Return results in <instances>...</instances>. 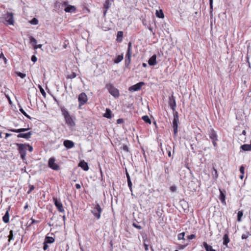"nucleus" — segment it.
Returning a JSON list of instances; mask_svg holds the SVG:
<instances>
[{
  "label": "nucleus",
  "mask_w": 251,
  "mask_h": 251,
  "mask_svg": "<svg viewBox=\"0 0 251 251\" xmlns=\"http://www.w3.org/2000/svg\"><path fill=\"white\" fill-rule=\"evenodd\" d=\"M127 181L128 186L129 187L130 191L132 192V182H131V179H128V180H127Z\"/></svg>",
  "instance_id": "nucleus-42"
},
{
  "label": "nucleus",
  "mask_w": 251,
  "mask_h": 251,
  "mask_svg": "<svg viewBox=\"0 0 251 251\" xmlns=\"http://www.w3.org/2000/svg\"><path fill=\"white\" fill-rule=\"evenodd\" d=\"M27 145V149L28 148V151H30V152H31L32 151H33V148L32 146H31L30 145H29V144H26Z\"/></svg>",
  "instance_id": "nucleus-51"
},
{
  "label": "nucleus",
  "mask_w": 251,
  "mask_h": 251,
  "mask_svg": "<svg viewBox=\"0 0 251 251\" xmlns=\"http://www.w3.org/2000/svg\"><path fill=\"white\" fill-rule=\"evenodd\" d=\"M76 8L75 6L68 5L65 7L64 10L66 12H74L75 11Z\"/></svg>",
  "instance_id": "nucleus-18"
},
{
  "label": "nucleus",
  "mask_w": 251,
  "mask_h": 251,
  "mask_svg": "<svg viewBox=\"0 0 251 251\" xmlns=\"http://www.w3.org/2000/svg\"><path fill=\"white\" fill-rule=\"evenodd\" d=\"M124 119H118L117 120V123L118 124H122L123 123H124Z\"/></svg>",
  "instance_id": "nucleus-53"
},
{
  "label": "nucleus",
  "mask_w": 251,
  "mask_h": 251,
  "mask_svg": "<svg viewBox=\"0 0 251 251\" xmlns=\"http://www.w3.org/2000/svg\"><path fill=\"white\" fill-rule=\"evenodd\" d=\"M29 129V128H22L19 129H11L9 130L13 132H16V133H21L23 132L26 131Z\"/></svg>",
  "instance_id": "nucleus-21"
},
{
  "label": "nucleus",
  "mask_w": 251,
  "mask_h": 251,
  "mask_svg": "<svg viewBox=\"0 0 251 251\" xmlns=\"http://www.w3.org/2000/svg\"><path fill=\"white\" fill-rule=\"evenodd\" d=\"M179 123L178 114L177 111L174 112V119L173 121V127L174 129V135L176 136L178 132V124Z\"/></svg>",
  "instance_id": "nucleus-5"
},
{
  "label": "nucleus",
  "mask_w": 251,
  "mask_h": 251,
  "mask_svg": "<svg viewBox=\"0 0 251 251\" xmlns=\"http://www.w3.org/2000/svg\"><path fill=\"white\" fill-rule=\"evenodd\" d=\"M8 242H10L11 240H14V235H13V231L12 230H10L9 231V234L8 236Z\"/></svg>",
  "instance_id": "nucleus-32"
},
{
  "label": "nucleus",
  "mask_w": 251,
  "mask_h": 251,
  "mask_svg": "<svg viewBox=\"0 0 251 251\" xmlns=\"http://www.w3.org/2000/svg\"><path fill=\"white\" fill-rule=\"evenodd\" d=\"M169 105L171 107L172 110L175 112L176 107V102L175 97L172 95L169 98Z\"/></svg>",
  "instance_id": "nucleus-12"
},
{
  "label": "nucleus",
  "mask_w": 251,
  "mask_h": 251,
  "mask_svg": "<svg viewBox=\"0 0 251 251\" xmlns=\"http://www.w3.org/2000/svg\"><path fill=\"white\" fill-rule=\"evenodd\" d=\"M105 87L109 93L115 98H119L120 96L119 90L111 83L106 84Z\"/></svg>",
  "instance_id": "nucleus-4"
},
{
  "label": "nucleus",
  "mask_w": 251,
  "mask_h": 251,
  "mask_svg": "<svg viewBox=\"0 0 251 251\" xmlns=\"http://www.w3.org/2000/svg\"><path fill=\"white\" fill-rule=\"evenodd\" d=\"M132 44L130 42L128 44V48L125 58V65L128 67L131 62V56L132 54Z\"/></svg>",
  "instance_id": "nucleus-7"
},
{
  "label": "nucleus",
  "mask_w": 251,
  "mask_h": 251,
  "mask_svg": "<svg viewBox=\"0 0 251 251\" xmlns=\"http://www.w3.org/2000/svg\"><path fill=\"white\" fill-rule=\"evenodd\" d=\"M61 111L62 112V114L64 117L66 124H67L70 127H73V126H75V123L73 121L69 112L65 109H62L61 110Z\"/></svg>",
  "instance_id": "nucleus-3"
},
{
  "label": "nucleus",
  "mask_w": 251,
  "mask_h": 251,
  "mask_svg": "<svg viewBox=\"0 0 251 251\" xmlns=\"http://www.w3.org/2000/svg\"><path fill=\"white\" fill-rule=\"evenodd\" d=\"M19 110L25 116L29 119H31L30 116H29L22 108H20Z\"/></svg>",
  "instance_id": "nucleus-35"
},
{
  "label": "nucleus",
  "mask_w": 251,
  "mask_h": 251,
  "mask_svg": "<svg viewBox=\"0 0 251 251\" xmlns=\"http://www.w3.org/2000/svg\"><path fill=\"white\" fill-rule=\"evenodd\" d=\"M209 136L211 140H218V136L216 132L213 128H211L209 130Z\"/></svg>",
  "instance_id": "nucleus-13"
},
{
  "label": "nucleus",
  "mask_w": 251,
  "mask_h": 251,
  "mask_svg": "<svg viewBox=\"0 0 251 251\" xmlns=\"http://www.w3.org/2000/svg\"><path fill=\"white\" fill-rule=\"evenodd\" d=\"M171 150L172 148L170 146H167L166 148V151L169 157H171Z\"/></svg>",
  "instance_id": "nucleus-34"
},
{
  "label": "nucleus",
  "mask_w": 251,
  "mask_h": 251,
  "mask_svg": "<svg viewBox=\"0 0 251 251\" xmlns=\"http://www.w3.org/2000/svg\"><path fill=\"white\" fill-rule=\"evenodd\" d=\"M230 239L227 233L225 234L223 237V245L227 247V244L229 242Z\"/></svg>",
  "instance_id": "nucleus-22"
},
{
  "label": "nucleus",
  "mask_w": 251,
  "mask_h": 251,
  "mask_svg": "<svg viewBox=\"0 0 251 251\" xmlns=\"http://www.w3.org/2000/svg\"><path fill=\"white\" fill-rule=\"evenodd\" d=\"M132 226H133L134 227H135V228H137V229H142V228H143V227H142V226H141L139 225H138V223H133L132 224Z\"/></svg>",
  "instance_id": "nucleus-40"
},
{
  "label": "nucleus",
  "mask_w": 251,
  "mask_h": 251,
  "mask_svg": "<svg viewBox=\"0 0 251 251\" xmlns=\"http://www.w3.org/2000/svg\"><path fill=\"white\" fill-rule=\"evenodd\" d=\"M78 100L79 101V107L80 108V106L82 105L87 102L88 100L87 96L85 93H81L79 95Z\"/></svg>",
  "instance_id": "nucleus-9"
},
{
  "label": "nucleus",
  "mask_w": 251,
  "mask_h": 251,
  "mask_svg": "<svg viewBox=\"0 0 251 251\" xmlns=\"http://www.w3.org/2000/svg\"><path fill=\"white\" fill-rule=\"evenodd\" d=\"M55 161L54 157H50L48 161V166L53 170L58 171L60 169V167L57 164L55 163Z\"/></svg>",
  "instance_id": "nucleus-8"
},
{
  "label": "nucleus",
  "mask_w": 251,
  "mask_h": 251,
  "mask_svg": "<svg viewBox=\"0 0 251 251\" xmlns=\"http://www.w3.org/2000/svg\"><path fill=\"white\" fill-rule=\"evenodd\" d=\"M32 133V132H28L25 133H19L18 135H17L18 138H23L26 139H28L31 137Z\"/></svg>",
  "instance_id": "nucleus-14"
},
{
  "label": "nucleus",
  "mask_w": 251,
  "mask_h": 251,
  "mask_svg": "<svg viewBox=\"0 0 251 251\" xmlns=\"http://www.w3.org/2000/svg\"><path fill=\"white\" fill-rule=\"evenodd\" d=\"M249 233H248L247 234H244L242 235V239H246L249 237Z\"/></svg>",
  "instance_id": "nucleus-49"
},
{
  "label": "nucleus",
  "mask_w": 251,
  "mask_h": 251,
  "mask_svg": "<svg viewBox=\"0 0 251 251\" xmlns=\"http://www.w3.org/2000/svg\"><path fill=\"white\" fill-rule=\"evenodd\" d=\"M213 0H209V6L210 9V12H212L213 10Z\"/></svg>",
  "instance_id": "nucleus-45"
},
{
  "label": "nucleus",
  "mask_w": 251,
  "mask_h": 251,
  "mask_svg": "<svg viewBox=\"0 0 251 251\" xmlns=\"http://www.w3.org/2000/svg\"><path fill=\"white\" fill-rule=\"evenodd\" d=\"M16 145L18 148V149L20 154L21 158L23 160H25L26 155V151L27 150L26 144L17 143Z\"/></svg>",
  "instance_id": "nucleus-6"
},
{
  "label": "nucleus",
  "mask_w": 251,
  "mask_h": 251,
  "mask_svg": "<svg viewBox=\"0 0 251 251\" xmlns=\"http://www.w3.org/2000/svg\"><path fill=\"white\" fill-rule=\"evenodd\" d=\"M44 242L48 244H51L54 242V239L52 237L46 236L45 237Z\"/></svg>",
  "instance_id": "nucleus-27"
},
{
  "label": "nucleus",
  "mask_w": 251,
  "mask_h": 251,
  "mask_svg": "<svg viewBox=\"0 0 251 251\" xmlns=\"http://www.w3.org/2000/svg\"><path fill=\"white\" fill-rule=\"evenodd\" d=\"M2 22L6 25H14L15 21L13 13L6 11L0 18Z\"/></svg>",
  "instance_id": "nucleus-1"
},
{
  "label": "nucleus",
  "mask_w": 251,
  "mask_h": 251,
  "mask_svg": "<svg viewBox=\"0 0 251 251\" xmlns=\"http://www.w3.org/2000/svg\"><path fill=\"white\" fill-rule=\"evenodd\" d=\"M37 57H36V56L33 55L31 56V60L33 62H35L37 61Z\"/></svg>",
  "instance_id": "nucleus-52"
},
{
  "label": "nucleus",
  "mask_w": 251,
  "mask_h": 251,
  "mask_svg": "<svg viewBox=\"0 0 251 251\" xmlns=\"http://www.w3.org/2000/svg\"><path fill=\"white\" fill-rule=\"evenodd\" d=\"M16 73L18 76H20L22 78H24L26 76V75L25 74L21 73L20 72H17Z\"/></svg>",
  "instance_id": "nucleus-38"
},
{
  "label": "nucleus",
  "mask_w": 251,
  "mask_h": 251,
  "mask_svg": "<svg viewBox=\"0 0 251 251\" xmlns=\"http://www.w3.org/2000/svg\"><path fill=\"white\" fill-rule=\"evenodd\" d=\"M123 32L119 31L117 32L116 40L118 42H121L123 40Z\"/></svg>",
  "instance_id": "nucleus-23"
},
{
  "label": "nucleus",
  "mask_w": 251,
  "mask_h": 251,
  "mask_svg": "<svg viewBox=\"0 0 251 251\" xmlns=\"http://www.w3.org/2000/svg\"><path fill=\"white\" fill-rule=\"evenodd\" d=\"M2 56L3 57V59H4V61H5V62H6V58L4 56V55H3V54L2 53H1V54L0 55V58L1 57H2Z\"/></svg>",
  "instance_id": "nucleus-64"
},
{
  "label": "nucleus",
  "mask_w": 251,
  "mask_h": 251,
  "mask_svg": "<svg viewBox=\"0 0 251 251\" xmlns=\"http://www.w3.org/2000/svg\"><path fill=\"white\" fill-rule=\"evenodd\" d=\"M76 77V74L75 73H72V74L69 75L68 77L69 78H74Z\"/></svg>",
  "instance_id": "nucleus-48"
},
{
  "label": "nucleus",
  "mask_w": 251,
  "mask_h": 251,
  "mask_svg": "<svg viewBox=\"0 0 251 251\" xmlns=\"http://www.w3.org/2000/svg\"><path fill=\"white\" fill-rule=\"evenodd\" d=\"M185 236V232H182L178 234L177 238L178 240L184 239V237Z\"/></svg>",
  "instance_id": "nucleus-39"
},
{
  "label": "nucleus",
  "mask_w": 251,
  "mask_h": 251,
  "mask_svg": "<svg viewBox=\"0 0 251 251\" xmlns=\"http://www.w3.org/2000/svg\"><path fill=\"white\" fill-rule=\"evenodd\" d=\"M142 120L146 123L151 124V120L149 117L147 115L143 116L142 118Z\"/></svg>",
  "instance_id": "nucleus-31"
},
{
  "label": "nucleus",
  "mask_w": 251,
  "mask_h": 251,
  "mask_svg": "<svg viewBox=\"0 0 251 251\" xmlns=\"http://www.w3.org/2000/svg\"><path fill=\"white\" fill-rule=\"evenodd\" d=\"M75 188L77 189H79L80 188H81V186L79 184H76L75 185Z\"/></svg>",
  "instance_id": "nucleus-59"
},
{
  "label": "nucleus",
  "mask_w": 251,
  "mask_h": 251,
  "mask_svg": "<svg viewBox=\"0 0 251 251\" xmlns=\"http://www.w3.org/2000/svg\"><path fill=\"white\" fill-rule=\"evenodd\" d=\"M241 149L244 151H251V140L250 144H244L241 146Z\"/></svg>",
  "instance_id": "nucleus-19"
},
{
  "label": "nucleus",
  "mask_w": 251,
  "mask_h": 251,
  "mask_svg": "<svg viewBox=\"0 0 251 251\" xmlns=\"http://www.w3.org/2000/svg\"><path fill=\"white\" fill-rule=\"evenodd\" d=\"M39 88L40 89V91L41 93L42 94V95H43V96H44V97H46V93L45 90H44V89L41 86H39Z\"/></svg>",
  "instance_id": "nucleus-41"
},
{
  "label": "nucleus",
  "mask_w": 251,
  "mask_h": 251,
  "mask_svg": "<svg viewBox=\"0 0 251 251\" xmlns=\"http://www.w3.org/2000/svg\"><path fill=\"white\" fill-rule=\"evenodd\" d=\"M2 220L5 223H8L9 221V215L8 210H7L2 217Z\"/></svg>",
  "instance_id": "nucleus-24"
},
{
  "label": "nucleus",
  "mask_w": 251,
  "mask_h": 251,
  "mask_svg": "<svg viewBox=\"0 0 251 251\" xmlns=\"http://www.w3.org/2000/svg\"><path fill=\"white\" fill-rule=\"evenodd\" d=\"M64 146L67 149H71L74 147L75 144L74 143L68 140H66L63 142Z\"/></svg>",
  "instance_id": "nucleus-15"
},
{
  "label": "nucleus",
  "mask_w": 251,
  "mask_h": 251,
  "mask_svg": "<svg viewBox=\"0 0 251 251\" xmlns=\"http://www.w3.org/2000/svg\"><path fill=\"white\" fill-rule=\"evenodd\" d=\"M217 141V140H212V144H213V146H214V147H217V144L216 143Z\"/></svg>",
  "instance_id": "nucleus-57"
},
{
  "label": "nucleus",
  "mask_w": 251,
  "mask_h": 251,
  "mask_svg": "<svg viewBox=\"0 0 251 251\" xmlns=\"http://www.w3.org/2000/svg\"><path fill=\"white\" fill-rule=\"evenodd\" d=\"M220 200H221V202L222 203H225V199H226V196L224 194V193L220 189Z\"/></svg>",
  "instance_id": "nucleus-28"
},
{
  "label": "nucleus",
  "mask_w": 251,
  "mask_h": 251,
  "mask_svg": "<svg viewBox=\"0 0 251 251\" xmlns=\"http://www.w3.org/2000/svg\"><path fill=\"white\" fill-rule=\"evenodd\" d=\"M123 150H124L125 151H127V152L129 151L128 148V147H127V146H126V145H124V146H123Z\"/></svg>",
  "instance_id": "nucleus-55"
},
{
  "label": "nucleus",
  "mask_w": 251,
  "mask_h": 251,
  "mask_svg": "<svg viewBox=\"0 0 251 251\" xmlns=\"http://www.w3.org/2000/svg\"><path fill=\"white\" fill-rule=\"evenodd\" d=\"M53 201L58 211L61 213L64 212V209L61 201L58 200L57 198H53Z\"/></svg>",
  "instance_id": "nucleus-10"
},
{
  "label": "nucleus",
  "mask_w": 251,
  "mask_h": 251,
  "mask_svg": "<svg viewBox=\"0 0 251 251\" xmlns=\"http://www.w3.org/2000/svg\"><path fill=\"white\" fill-rule=\"evenodd\" d=\"M214 169V171L215 172V176L216 177H218V173H217V170L215 169V168H213Z\"/></svg>",
  "instance_id": "nucleus-60"
},
{
  "label": "nucleus",
  "mask_w": 251,
  "mask_h": 251,
  "mask_svg": "<svg viewBox=\"0 0 251 251\" xmlns=\"http://www.w3.org/2000/svg\"><path fill=\"white\" fill-rule=\"evenodd\" d=\"M68 1H64L63 3L62 6H68Z\"/></svg>",
  "instance_id": "nucleus-62"
},
{
  "label": "nucleus",
  "mask_w": 251,
  "mask_h": 251,
  "mask_svg": "<svg viewBox=\"0 0 251 251\" xmlns=\"http://www.w3.org/2000/svg\"><path fill=\"white\" fill-rule=\"evenodd\" d=\"M111 4L109 2V1L108 0H106L104 3L103 8H104L105 10L103 11V14L105 15L107 9H109V8Z\"/></svg>",
  "instance_id": "nucleus-25"
},
{
  "label": "nucleus",
  "mask_w": 251,
  "mask_h": 251,
  "mask_svg": "<svg viewBox=\"0 0 251 251\" xmlns=\"http://www.w3.org/2000/svg\"><path fill=\"white\" fill-rule=\"evenodd\" d=\"M165 173L166 174H169V171L168 167H165Z\"/></svg>",
  "instance_id": "nucleus-61"
},
{
  "label": "nucleus",
  "mask_w": 251,
  "mask_h": 251,
  "mask_svg": "<svg viewBox=\"0 0 251 251\" xmlns=\"http://www.w3.org/2000/svg\"><path fill=\"white\" fill-rule=\"evenodd\" d=\"M203 246L205 248L206 251H216L215 250L213 249L212 247L209 245H208L206 242H204L203 243Z\"/></svg>",
  "instance_id": "nucleus-20"
},
{
  "label": "nucleus",
  "mask_w": 251,
  "mask_h": 251,
  "mask_svg": "<svg viewBox=\"0 0 251 251\" xmlns=\"http://www.w3.org/2000/svg\"><path fill=\"white\" fill-rule=\"evenodd\" d=\"M243 212L242 211H240L238 212V214H237V221L238 222H240L241 221V219L242 218V217L243 216Z\"/></svg>",
  "instance_id": "nucleus-36"
},
{
  "label": "nucleus",
  "mask_w": 251,
  "mask_h": 251,
  "mask_svg": "<svg viewBox=\"0 0 251 251\" xmlns=\"http://www.w3.org/2000/svg\"><path fill=\"white\" fill-rule=\"evenodd\" d=\"M91 213L93 214L94 216L99 220L100 218L101 213L102 211V209L98 203L96 202L92 204Z\"/></svg>",
  "instance_id": "nucleus-2"
},
{
  "label": "nucleus",
  "mask_w": 251,
  "mask_h": 251,
  "mask_svg": "<svg viewBox=\"0 0 251 251\" xmlns=\"http://www.w3.org/2000/svg\"><path fill=\"white\" fill-rule=\"evenodd\" d=\"M78 166L81 167L84 171H87L89 170L88 163L84 160L81 161L79 162Z\"/></svg>",
  "instance_id": "nucleus-17"
},
{
  "label": "nucleus",
  "mask_w": 251,
  "mask_h": 251,
  "mask_svg": "<svg viewBox=\"0 0 251 251\" xmlns=\"http://www.w3.org/2000/svg\"><path fill=\"white\" fill-rule=\"evenodd\" d=\"M126 176L127 177V180H128V179H130V176L127 172L126 173Z\"/></svg>",
  "instance_id": "nucleus-63"
},
{
  "label": "nucleus",
  "mask_w": 251,
  "mask_h": 251,
  "mask_svg": "<svg viewBox=\"0 0 251 251\" xmlns=\"http://www.w3.org/2000/svg\"><path fill=\"white\" fill-rule=\"evenodd\" d=\"M144 247H145V250L146 251H148L149 250V249H148V245L144 243Z\"/></svg>",
  "instance_id": "nucleus-58"
},
{
  "label": "nucleus",
  "mask_w": 251,
  "mask_h": 251,
  "mask_svg": "<svg viewBox=\"0 0 251 251\" xmlns=\"http://www.w3.org/2000/svg\"><path fill=\"white\" fill-rule=\"evenodd\" d=\"M29 189L27 192V194H29L31 192V191H33L35 188V187L34 186V185H29Z\"/></svg>",
  "instance_id": "nucleus-43"
},
{
  "label": "nucleus",
  "mask_w": 251,
  "mask_h": 251,
  "mask_svg": "<svg viewBox=\"0 0 251 251\" xmlns=\"http://www.w3.org/2000/svg\"><path fill=\"white\" fill-rule=\"evenodd\" d=\"M29 40H30V43L33 45V47L36 44V43L37 42L36 39L34 38L32 36H30L29 37Z\"/></svg>",
  "instance_id": "nucleus-33"
},
{
  "label": "nucleus",
  "mask_w": 251,
  "mask_h": 251,
  "mask_svg": "<svg viewBox=\"0 0 251 251\" xmlns=\"http://www.w3.org/2000/svg\"><path fill=\"white\" fill-rule=\"evenodd\" d=\"M104 117L107 118H111L112 117L111 116V111L109 109H106V112L104 114Z\"/></svg>",
  "instance_id": "nucleus-30"
},
{
  "label": "nucleus",
  "mask_w": 251,
  "mask_h": 251,
  "mask_svg": "<svg viewBox=\"0 0 251 251\" xmlns=\"http://www.w3.org/2000/svg\"><path fill=\"white\" fill-rule=\"evenodd\" d=\"M124 58L123 54L118 55L116 58L113 60L114 63L118 64L123 60Z\"/></svg>",
  "instance_id": "nucleus-26"
},
{
  "label": "nucleus",
  "mask_w": 251,
  "mask_h": 251,
  "mask_svg": "<svg viewBox=\"0 0 251 251\" xmlns=\"http://www.w3.org/2000/svg\"><path fill=\"white\" fill-rule=\"evenodd\" d=\"M244 170H245V168H244L243 166H242L240 167V172L243 175L244 174Z\"/></svg>",
  "instance_id": "nucleus-50"
},
{
  "label": "nucleus",
  "mask_w": 251,
  "mask_h": 251,
  "mask_svg": "<svg viewBox=\"0 0 251 251\" xmlns=\"http://www.w3.org/2000/svg\"><path fill=\"white\" fill-rule=\"evenodd\" d=\"M144 85L145 83L144 82H138L136 84L130 86L128 90L132 92L140 90L141 89V87Z\"/></svg>",
  "instance_id": "nucleus-11"
},
{
  "label": "nucleus",
  "mask_w": 251,
  "mask_h": 251,
  "mask_svg": "<svg viewBox=\"0 0 251 251\" xmlns=\"http://www.w3.org/2000/svg\"><path fill=\"white\" fill-rule=\"evenodd\" d=\"M42 47V44H39L38 45H35L33 47L34 49H37L38 48H41Z\"/></svg>",
  "instance_id": "nucleus-56"
},
{
  "label": "nucleus",
  "mask_w": 251,
  "mask_h": 251,
  "mask_svg": "<svg viewBox=\"0 0 251 251\" xmlns=\"http://www.w3.org/2000/svg\"><path fill=\"white\" fill-rule=\"evenodd\" d=\"M155 15L157 17L159 18H163L164 17V13L161 9L159 11L156 10Z\"/></svg>",
  "instance_id": "nucleus-29"
},
{
  "label": "nucleus",
  "mask_w": 251,
  "mask_h": 251,
  "mask_svg": "<svg viewBox=\"0 0 251 251\" xmlns=\"http://www.w3.org/2000/svg\"><path fill=\"white\" fill-rule=\"evenodd\" d=\"M148 63L150 66H154L157 64L156 55L155 54L153 55L149 59Z\"/></svg>",
  "instance_id": "nucleus-16"
},
{
  "label": "nucleus",
  "mask_w": 251,
  "mask_h": 251,
  "mask_svg": "<svg viewBox=\"0 0 251 251\" xmlns=\"http://www.w3.org/2000/svg\"><path fill=\"white\" fill-rule=\"evenodd\" d=\"M170 190L173 192H175L176 191V187L175 185L172 186L170 188Z\"/></svg>",
  "instance_id": "nucleus-44"
},
{
  "label": "nucleus",
  "mask_w": 251,
  "mask_h": 251,
  "mask_svg": "<svg viewBox=\"0 0 251 251\" xmlns=\"http://www.w3.org/2000/svg\"><path fill=\"white\" fill-rule=\"evenodd\" d=\"M43 250L44 251H46L48 248H49V246L48 245V243H46L45 242H44L43 243Z\"/></svg>",
  "instance_id": "nucleus-46"
},
{
  "label": "nucleus",
  "mask_w": 251,
  "mask_h": 251,
  "mask_svg": "<svg viewBox=\"0 0 251 251\" xmlns=\"http://www.w3.org/2000/svg\"><path fill=\"white\" fill-rule=\"evenodd\" d=\"M196 238V235L195 234H191L188 236L187 238L189 240H192L195 239Z\"/></svg>",
  "instance_id": "nucleus-47"
},
{
  "label": "nucleus",
  "mask_w": 251,
  "mask_h": 251,
  "mask_svg": "<svg viewBox=\"0 0 251 251\" xmlns=\"http://www.w3.org/2000/svg\"><path fill=\"white\" fill-rule=\"evenodd\" d=\"M31 220L32 221V222L30 224V226L33 224H37V223H38L39 221H37V220H35L34 219H33L32 218L31 219Z\"/></svg>",
  "instance_id": "nucleus-54"
},
{
  "label": "nucleus",
  "mask_w": 251,
  "mask_h": 251,
  "mask_svg": "<svg viewBox=\"0 0 251 251\" xmlns=\"http://www.w3.org/2000/svg\"><path fill=\"white\" fill-rule=\"evenodd\" d=\"M30 23L32 25H36L38 23V20L36 18H34L31 20Z\"/></svg>",
  "instance_id": "nucleus-37"
}]
</instances>
